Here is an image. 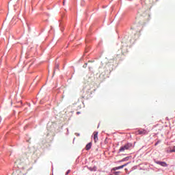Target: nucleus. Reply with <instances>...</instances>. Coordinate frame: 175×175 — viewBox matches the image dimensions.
<instances>
[{"mask_svg":"<svg viewBox=\"0 0 175 175\" xmlns=\"http://www.w3.org/2000/svg\"><path fill=\"white\" fill-rule=\"evenodd\" d=\"M137 135H147V133H148L147 132V130H145V129H142V130H138L137 132H136Z\"/></svg>","mask_w":175,"mask_h":175,"instance_id":"2","label":"nucleus"},{"mask_svg":"<svg viewBox=\"0 0 175 175\" xmlns=\"http://www.w3.org/2000/svg\"><path fill=\"white\" fill-rule=\"evenodd\" d=\"M159 142H157L155 144H154V146H158V144H159Z\"/></svg>","mask_w":175,"mask_h":175,"instance_id":"11","label":"nucleus"},{"mask_svg":"<svg viewBox=\"0 0 175 175\" xmlns=\"http://www.w3.org/2000/svg\"><path fill=\"white\" fill-rule=\"evenodd\" d=\"M88 169L89 170H90V172H96V166H94V167H88Z\"/></svg>","mask_w":175,"mask_h":175,"instance_id":"6","label":"nucleus"},{"mask_svg":"<svg viewBox=\"0 0 175 175\" xmlns=\"http://www.w3.org/2000/svg\"><path fill=\"white\" fill-rule=\"evenodd\" d=\"M125 166H126V164H124L118 167H115L112 169V170H113V172H116V170H120V169H124Z\"/></svg>","mask_w":175,"mask_h":175,"instance_id":"5","label":"nucleus"},{"mask_svg":"<svg viewBox=\"0 0 175 175\" xmlns=\"http://www.w3.org/2000/svg\"><path fill=\"white\" fill-rule=\"evenodd\" d=\"M93 139H94V143H96V142H98V132L94 131V132L93 133Z\"/></svg>","mask_w":175,"mask_h":175,"instance_id":"4","label":"nucleus"},{"mask_svg":"<svg viewBox=\"0 0 175 175\" xmlns=\"http://www.w3.org/2000/svg\"><path fill=\"white\" fill-rule=\"evenodd\" d=\"M70 173V170H68L66 172V174L68 175V174H69Z\"/></svg>","mask_w":175,"mask_h":175,"instance_id":"10","label":"nucleus"},{"mask_svg":"<svg viewBox=\"0 0 175 175\" xmlns=\"http://www.w3.org/2000/svg\"><path fill=\"white\" fill-rule=\"evenodd\" d=\"M63 3H64V5H65V0H64Z\"/></svg>","mask_w":175,"mask_h":175,"instance_id":"12","label":"nucleus"},{"mask_svg":"<svg viewBox=\"0 0 175 175\" xmlns=\"http://www.w3.org/2000/svg\"><path fill=\"white\" fill-rule=\"evenodd\" d=\"M83 68H85V66H83Z\"/></svg>","mask_w":175,"mask_h":175,"instance_id":"16","label":"nucleus"},{"mask_svg":"<svg viewBox=\"0 0 175 175\" xmlns=\"http://www.w3.org/2000/svg\"><path fill=\"white\" fill-rule=\"evenodd\" d=\"M17 175H25V174H24V172H23V171H18L17 173Z\"/></svg>","mask_w":175,"mask_h":175,"instance_id":"9","label":"nucleus"},{"mask_svg":"<svg viewBox=\"0 0 175 175\" xmlns=\"http://www.w3.org/2000/svg\"><path fill=\"white\" fill-rule=\"evenodd\" d=\"M92 146V144H91V143L88 144L86 145V146H85V150H86L87 151H88V150H91Z\"/></svg>","mask_w":175,"mask_h":175,"instance_id":"7","label":"nucleus"},{"mask_svg":"<svg viewBox=\"0 0 175 175\" xmlns=\"http://www.w3.org/2000/svg\"><path fill=\"white\" fill-rule=\"evenodd\" d=\"M157 165H160V166H163V167H166L167 164L165 161H156Z\"/></svg>","mask_w":175,"mask_h":175,"instance_id":"3","label":"nucleus"},{"mask_svg":"<svg viewBox=\"0 0 175 175\" xmlns=\"http://www.w3.org/2000/svg\"><path fill=\"white\" fill-rule=\"evenodd\" d=\"M132 147V144L128 143L125 144L124 146L120 147L119 149V152H124L126 150H129Z\"/></svg>","mask_w":175,"mask_h":175,"instance_id":"1","label":"nucleus"},{"mask_svg":"<svg viewBox=\"0 0 175 175\" xmlns=\"http://www.w3.org/2000/svg\"><path fill=\"white\" fill-rule=\"evenodd\" d=\"M56 68H58V64L56 65Z\"/></svg>","mask_w":175,"mask_h":175,"instance_id":"13","label":"nucleus"},{"mask_svg":"<svg viewBox=\"0 0 175 175\" xmlns=\"http://www.w3.org/2000/svg\"><path fill=\"white\" fill-rule=\"evenodd\" d=\"M166 152H167V153H170V152H175V146H174L173 148H172V149H171V150H166Z\"/></svg>","mask_w":175,"mask_h":175,"instance_id":"8","label":"nucleus"},{"mask_svg":"<svg viewBox=\"0 0 175 175\" xmlns=\"http://www.w3.org/2000/svg\"><path fill=\"white\" fill-rule=\"evenodd\" d=\"M77 114H80V112H77Z\"/></svg>","mask_w":175,"mask_h":175,"instance_id":"14","label":"nucleus"},{"mask_svg":"<svg viewBox=\"0 0 175 175\" xmlns=\"http://www.w3.org/2000/svg\"><path fill=\"white\" fill-rule=\"evenodd\" d=\"M83 68H85V66H83Z\"/></svg>","mask_w":175,"mask_h":175,"instance_id":"15","label":"nucleus"}]
</instances>
